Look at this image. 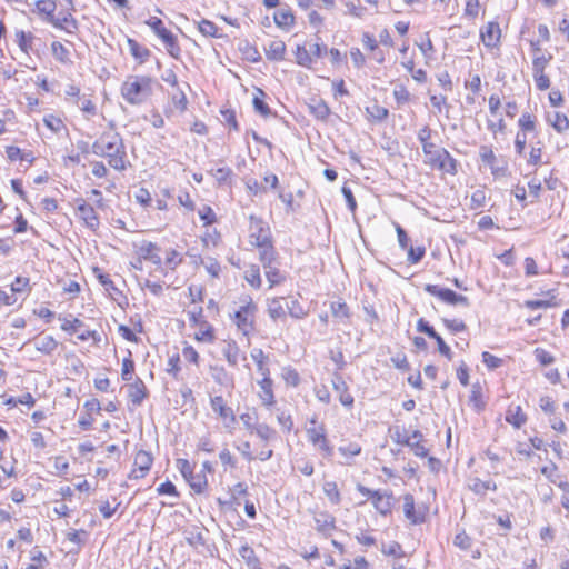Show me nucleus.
<instances>
[{"instance_id": "nucleus-1", "label": "nucleus", "mask_w": 569, "mask_h": 569, "mask_svg": "<svg viewBox=\"0 0 569 569\" xmlns=\"http://www.w3.org/2000/svg\"><path fill=\"white\" fill-rule=\"evenodd\" d=\"M92 153L108 159V163L114 170L123 171L126 163V147L122 137L114 131H106L92 143Z\"/></svg>"}, {"instance_id": "nucleus-2", "label": "nucleus", "mask_w": 569, "mask_h": 569, "mask_svg": "<svg viewBox=\"0 0 569 569\" xmlns=\"http://www.w3.org/2000/svg\"><path fill=\"white\" fill-rule=\"evenodd\" d=\"M151 94L152 79L147 76H131L121 86V96L131 106L142 104Z\"/></svg>"}, {"instance_id": "nucleus-3", "label": "nucleus", "mask_w": 569, "mask_h": 569, "mask_svg": "<svg viewBox=\"0 0 569 569\" xmlns=\"http://www.w3.org/2000/svg\"><path fill=\"white\" fill-rule=\"evenodd\" d=\"M251 244L258 249L259 260H268L273 252H277L269 223L253 216H251Z\"/></svg>"}, {"instance_id": "nucleus-4", "label": "nucleus", "mask_w": 569, "mask_h": 569, "mask_svg": "<svg viewBox=\"0 0 569 569\" xmlns=\"http://www.w3.org/2000/svg\"><path fill=\"white\" fill-rule=\"evenodd\" d=\"M146 24L149 26L151 30L162 40L168 53L173 58H178L180 54V47L178 44L177 38L170 30L164 27L162 20L157 17H151L146 21Z\"/></svg>"}, {"instance_id": "nucleus-5", "label": "nucleus", "mask_w": 569, "mask_h": 569, "mask_svg": "<svg viewBox=\"0 0 569 569\" xmlns=\"http://www.w3.org/2000/svg\"><path fill=\"white\" fill-rule=\"evenodd\" d=\"M251 104L254 112L263 119L276 118L277 112L272 110L270 102L272 98L268 96L262 89L253 87L251 92Z\"/></svg>"}, {"instance_id": "nucleus-6", "label": "nucleus", "mask_w": 569, "mask_h": 569, "mask_svg": "<svg viewBox=\"0 0 569 569\" xmlns=\"http://www.w3.org/2000/svg\"><path fill=\"white\" fill-rule=\"evenodd\" d=\"M425 291L428 292L431 296H435L442 300L443 302L456 306V305H462L465 307H469L470 302L469 299L466 296L458 295L451 289L448 288H441L438 284H426Z\"/></svg>"}, {"instance_id": "nucleus-7", "label": "nucleus", "mask_w": 569, "mask_h": 569, "mask_svg": "<svg viewBox=\"0 0 569 569\" xmlns=\"http://www.w3.org/2000/svg\"><path fill=\"white\" fill-rule=\"evenodd\" d=\"M308 440L321 450L326 458H330L333 455V447L329 445L326 436V428L323 425L319 427H312L307 429Z\"/></svg>"}, {"instance_id": "nucleus-8", "label": "nucleus", "mask_w": 569, "mask_h": 569, "mask_svg": "<svg viewBox=\"0 0 569 569\" xmlns=\"http://www.w3.org/2000/svg\"><path fill=\"white\" fill-rule=\"evenodd\" d=\"M256 432H257V437L260 439V441L266 442V443H264L262 450L259 451L254 456V458H258L263 461V460L269 459L272 455V449L269 443H270V441L277 439V432L266 425H259L256 429Z\"/></svg>"}, {"instance_id": "nucleus-9", "label": "nucleus", "mask_w": 569, "mask_h": 569, "mask_svg": "<svg viewBox=\"0 0 569 569\" xmlns=\"http://www.w3.org/2000/svg\"><path fill=\"white\" fill-rule=\"evenodd\" d=\"M152 462L153 457L150 452L139 450L134 457L133 469L129 477L133 479L143 478L150 470Z\"/></svg>"}, {"instance_id": "nucleus-10", "label": "nucleus", "mask_w": 569, "mask_h": 569, "mask_svg": "<svg viewBox=\"0 0 569 569\" xmlns=\"http://www.w3.org/2000/svg\"><path fill=\"white\" fill-rule=\"evenodd\" d=\"M264 269V276L269 282V287L272 288L276 284L281 283L284 280L283 274L278 269L277 252L268 260H259Z\"/></svg>"}, {"instance_id": "nucleus-11", "label": "nucleus", "mask_w": 569, "mask_h": 569, "mask_svg": "<svg viewBox=\"0 0 569 569\" xmlns=\"http://www.w3.org/2000/svg\"><path fill=\"white\" fill-rule=\"evenodd\" d=\"M76 202L78 217L84 222V224L89 229H98L100 223L94 209L90 204H88L83 199H77Z\"/></svg>"}, {"instance_id": "nucleus-12", "label": "nucleus", "mask_w": 569, "mask_h": 569, "mask_svg": "<svg viewBox=\"0 0 569 569\" xmlns=\"http://www.w3.org/2000/svg\"><path fill=\"white\" fill-rule=\"evenodd\" d=\"M257 385L259 390L257 391L258 398L261 400L262 405L266 407H271L274 403V393H273V381L269 377H261L257 379Z\"/></svg>"}, {"instance_id": "nucleus-13", "label": "nucleus", "mask_w": 569, "mask_h": 569, "mask_svg": "<svg viewBox=\"0 0 569 569\" xmlns=\"http://www.w3.org/2000/svg\"><path fill=\"white\" fill-rule=\"evenodd\" d=\"M137 252L140 259L149 260L157 266H160L162 262V259L159 253L160 249L153 242L146 240L141 241L140 244L137 246Z\"/></svg>"}, {"instance_id": "nucleus-14", "label": "nucleus", "mask_w": 569, "mask_h": 569, "mask_svg": "<svg viewBox=\"0 0 569 569\" xmlns=\"http://www.w3.org/2000/svg\"><path fill=\"white\" fill-rule=\"evenodd\" d=\"M128 397L133 407H139L148 397V389L144 382L137 378L132 383L128 385Z\"/></svg>"}, {"instance_id": "nucleus-15", "label": "nucleus", "mask_w": 569, "mask_h": 569, "mask_svg": "<svg viewBox=\"0 0 569 569\" xmlns=\"http://www.w3.org/2000/svg\"><path fill=\"white\" fill-rule=\"evenodd\" d=\"M435 160V168L450 174L457 173V160L446 149H440Z\"/></svg>"}, {"instance_id": "nucleus-16", "label": "nucleus", "mask_w": 569, "mask_h": 569, "mask_svg": "<svg viewBox=\"0 0 569 569\" xmlns=\"http://www.w3.org/2000/svg\"><path fill=\"white\" fill-rule=\"evenodd\" d=\"M423 435L419 430H415L409 437L403 439V445L409 447L417 457H426L428 449L422 445Z\"/></svg>"}, {"instance_id": "nucleus-17", "label": "nucleus", "mask_w": 569, "mask_h": 569, "mask_svg": "<svg viewBox=\"0 0 569 569\" xmlns=\"http://www.w3.org/2000/svg\"><path fill=\"white\" fill-rule=\"evenodd\" d=\"M222 351L230 365L239 366L242 363L244 368L247 367L246 356L240 352L239 347L234 342L226 341Z\"/></svg>"}, {"instance_id": "nucleus-18", "label": "nucleus", "mask_w": 569, "mask_h": 569, "mask_svg": "<svg viewBox=\"0 0 569 569\" xmlns=\"http://www.w3.org/2000/svg\"><path fill=\"white\" fill-rule=\"evenodd\" d=\"M54 28L64 30L67 33L74 34L79 29L78 21L69 12L53 17V21L50 22Z\"/></svg>"}, {"instance_id": "nucleus-19", "label": "nucleus", "mask_w": 569, "mask_h": 569, "mask_svg": "<svg viewBox=\"0 0 569 569\" xmlns=\"http://www.w3.org/2000/svg\"><path fill=\"white\" fill-rule=\"evenodd\" d=\"M403 512L405 517L413 525L421 523L425 520L423 515L416 511L415 499L410 493L403 496Z\"/></svg>"}, {"instance_id": "nucleus-20", "label": "nucleus", "mask_w": 569, "mask_h": 569, "mask_svg": "<svg viewBox=\"0 0 569 569\" xmlns=\"http://www.w3.org/2000/svg\"><path fill=\"white\" fill-rule=\"evenodd\" d=\"M481 39L487 47H496L500 39V27L497 22H489L481 30Z\"/></svg>"}, {"instance_id": "nucleus-21", "label": "nucleus", "mask_w": 569, "mask_h": 569, "mask_svg": "<svg viewBox=\"0 0 569 569\" xmlns=\"http://www.w3.org/2000/svg\"><path fill=\"white\" fill-rule=\"evenodd\" d=\"M335 390L339 393V400L345 407L353 405V397L348 392V386L341 376H336L332 380Z\"/></svg>"}, {"instance_id": "nucleus-22", "label": "nucleus", "mask_w": 569, "mask_h": 569, "mask_svg": "<svg viewBox=\"0 0 569 569\" xmlns=\"http://www.w3.org/2000/svg\"><path fill=\"white\" fill-rule=\"evenodd\" d=\"M251 358L253 359L257 371L261 377H269L270 376V357L268 355H264L261 349H254L251 352Z\"/></svg>"}, {"instance_id": "nucleus-23", "label": "nucleus", "mask_w": 569, "mask_h": 569, "mask_svg": "<svg viewBox=\"0 0 569 569\" xmlns=\"http://www.w3.org/2000/svg\"><path fill=\"white\" fill-rule=\"evenodd\" d=\"M34 7V11L43 16L46 22L50 23L53 21L54 11L57 9V3L53 0H37Z\"/></svg>"}, {"instance_id": "nucleus-24", "label": "nucleus", "mask_w": 569, "mask_h": 569, "mask_svg": "<svg viewBox=\"0 0 569 569\" xmlns=\"http://www.w3.org/2000/svg\"><path fill=\"white\" fill-rule=\"evenodd\" d=\"M372 505L378 512L386 516L391 511L392 508V495L391 493H382L379 491L376 493V497L372 500Z\"/></svg>"}, {"instance_id": "nucleus-25", "label": "nucleus", "mask_w": 569, "mask_h": 569, "mask_svg": "<svg viewBox=\"0 0 569 569\" xmlns=\"http://www.w3.org/2000/svg\"><path fill=\"white\" fill-rule=\"evenodd\" d=\"M273 19L276 24L282 29H290L295 23V16L290 8H281L274 12Z\"/></svg>"}, {"instance_id": "nucleus-26", "label": "nucleus", "mask_w": 569, "mask_h": 569, "mask_svg": "<svg viewBox=\"0 0 569 569\" xmlns=\"http://www.w3.org/2000/svg\"><path fill=\"white\" fill-rule=\"evenodd\" d=\"M469 489L476 495L485 496L488 490L496 491L497 485L492 480H481L480 478H473L468 485Z\"/></svg>"}, {"instance_id": "nucleus-27", "label": "nucleus", "mask_w": 569, "mask_h": 569, "mask_svg": "<svg viewBox=\"0 0 569 569\" xmlns=\"http://www.w3.org/2000/svg\"><path fill=\"white\" fill-rule=\"evenodd\" d=\"M249 305L242 306L239 310L234 311L233 322L237 325L239 331L242 332L243 336L249 335Z\"/></svg>"}, {"instance_id": "nucleus-28", "label": "nucleus", "mask_w": 569, "mask_h": 569, "mask_svg": "<svg viewBox=\"0 0 569 569\" xmlns=\"http://www.w3.org/2000/svg\"><path fill=\"white\" fill-rule=\"evenodd\" d=\"M33 343L34 348L44 355L52 353L58 346V342L52 336L37 337L34 338Z\"/></svg>"}, {"instance_id": "nucleus-29", "label": "nucleus", "mask_w": 569, "mask_h": 569, "mask_svg": "<svg viewBox=\"0 0 569 569\" xmlns=\"http://www.w3.org/2000/svg\"><path fill=\"white\" fill-rule=\"evenodd\" d=\"M264 50L268 59L279 61L283 59L286 44L282 40H272Z\"/></svg>"}, {"instance_id": "nucleus-30", "label": "nucleus", "mask_w": 569, "mask_h": 569, "mask_svg": "<svg viewBox=\"0 0 569 569\" xmlns=\"http://www.w3.org/2000/svg\"><path fill=\"white\" fill-rule=\"evenodd\" d=\"M331 313L339 322L347 323L350 318V309L343 301H333L330 306Z\"/></svg>"}, {"instance_id": "nucleus-31", "label": "nucleus", "mask_w": 569, "mask_h": 569, "mask_svg": "<svg viewBox=\"0 0 569 569\" xmlns=\"http://www.w3.org/2000/svg\"><path fill=\"white\" fill-rule=\"evenodd\" d=\"M548 122L559 133H562L569 129V119L565 113L561 112H553L552 114H548Z\"/></svg>"}, {"instance_id": "nucleus-32", "label": "nucleus", "mask_w": 569, "mask_h": 569, "mask_svg": "<svg viewBox=\"0 0 569 569\" xmlns=\"http://www.w3.org/2000/svg\"><path fill=\"white\" fill-rule=\"evenodd\" d=\"M318 531L328 535L335 528V518L328 513H319L315 517Z\"/></svg>"}, {"instance_id": "nucleus-33", "label": "nucleus", "mask_w": 569, "mask_h": 569, "mask_svg": "<svg viewBox=\"0 0 569 569\" xmlns=\"http://www.w3.org/2000/svg\"><path fill=\"white\" fill-rule=\"evenodd\" d=\"M127 43L131 54L139 60L140 63L144 62L150 57V50L140 46L136 40L128 38Z\"/></svg>"}, {"instance_id": "nucleus-34", "label": "nucleus", "mask_w": 569, "mask_h": 569, "mask_svg": "<svg viewBox=\"0 0 569 569\" xmlns=\"http://www.w3.org/2000/svg\"><path fill=\"white\" fill-rule=\"evenodd\" d=\"M366 113L370 120L382 122L388 118L389 110L379 106L378 103H373L372 106L366 108Z\"/></svg>"}, {"instance_id": "nucleus-35", "label": "nucleus", "mask_w": 569, "mask_h": 569, "mask_svg": "<svg viewBox=\"0 0 569 569\" xmlns=\"http://www.w3.org/2000/svg\"><path fill=\"white\" fill-rule=\"evenodd\" d=\"M34 39V36L31 32H26L23 30L17 31L16 33V41L24 53H29V51L32 49V41Z\"/></svg>"}, {"instance_id": "nucleus-36", "label": "nucleus", "mask_w": 569, "mask_h": 569, "mask_svg": "<svg viewBox=\"0 0 569 569\" xmlns=\"http://www.w3.org/2000/svg\"><path fill=\"white\" fill-rule=\"evenodd\" d=\"M187 482L189 483V486L191 487V489L196 492V493H201L203 492V490L206 489L207 487V478H206V475L203 472H200V473H192L191 477H189L187 479Z\"/></svg>"}, {"instance_id": "nucleus-37", "label": "nucleus", "mask_w": 569, "mask_h": 569, "mask_svg": "<svg viewBox=\"0 0 569 569\" xmlns=\"http://www.w3.org/2000/svg\"><path fill=\"white\" fill-rule=\"evenodd\" d=\"M506 420L513 427L520 428L527 421V417L522 412L521 408L518 406L515 409V411L512 409L508 410V412L506 415Z\"/></svg>"}, {"instance_id": "nucleus-38", "label": "nucleus", "mask_w": 569, "mask_h": 569, "mask_svg": "<svg viewBox=\"0 0 569 569\" xmlns=\"http://www.w3.org/2000/svg\"><path fill=\"white\" fill-rule=\"evenodd\" d=\"M431 129L425 126L418 131V140L422 146L423 153H430L431 149H435V143L430 142Z\"/></svg>"}, {"instance_id": "nucleus-39", "label": "nucleus", "mask_w": 569, "mask_h": 569, "mask_svg": "<svg viewBox=\"0 0 569 569\" xmlns=\"http://www.w3.org/2000/svg\"><path fill=\"white\" fill-rule=\"evenodd\" d=\"M469 401L478 411L485 408V402L482 401V388L479 382L472 385Z\"/></svg>"}, {"instance_id": "nucleus-40", "label": "nucleus", "mask_w": 569, "mask_h": 569, "mask_svg": "<svg viewBox=\"0 0 569 569\" xmlns=\"http://www.w3.org/2000/svg\"><path fill=\"white\" fill-rule=\"evenodd\" d=\"M310 112L319 120H326L330 114V109L322 100L315 101L309 106Z\"/></svg>"}, {"instance_id": "nucleus-41", "label": "nucleus", "mask_w": 569, "mask_h": 569, "mask_svg": "<svg viewBox=\"0 0 569 569\" xmlns=\"http://www.w3.org/2000/svg\"><path fill=\"white\" fill-rule=\"evenodd\" d=\"M296 61L299 66L310 67L312 63L311 53L305 46L298 44L295 52Z\"/></svg>"}, {"instance_id": "nucleus-42", "label": "nucleus", "mask_w": 569, "mask_h": 569, "mask_svg": "<svg viewBox=\"0 0 569 569\" xmlns=\"http://www.w3.org/2000/svg\"><path fill=\"white\" fill-rule=\"evenodd\" d=\"M323 492L332 503L338 505L340 502V492L335 481H326L323 483Z\"/></svg>"}, {"instance_id": "nucleus-43", "label": "nucleus", "mask_w": 569, "mask_h": 569, "mask_svg": "<svg viewBox=\"0 0 569 569\" xmlns=\"http://www.w3.org/2000/svg\"><path fill=\"white\" fill-rule=\"evenodd\" d=\"M52 54L54 58L62 62L67 63L69 62V50L59 41H53L51 44Z\"/></svg>"}, {"instance_id": "nucleus-44", "label": "nucleus", "mask_w": 569, "mask_h": 569, "mask_svg": "<svg viewBox=\"0 0 569 569\" xmlns=\"http://www.w3.org/2000/svg\"><path fill=\"white\" fill-rule=\"evenodd\" d=\"M547 295L551 296L550 300H526L523 305L526 308L531 310L546 309L556 306V303L553 302V299L556 297L552 295V291H548Z\"/></svg>"}, {"instance_id": "nucleus-45", "label": "nucleus", "mask_w": 569, "mask_h": 569, "mask_svg": "<svg viewBox=\"0 0 569 569\" xmlns=\"http://www.w3.org/2000/svg\"><path fill=\"white\" fill-rule=\"evenodd\" d=\"M198 30L204 36V37H218V27L209 20L202 19L201 21L197 22Z\"/></svg>"}, {"instance_id": "nucleus-46", "label": "nucleus", "mask_w": 569, "mask_h": 569, "mask_svg": "<svg viewBox=\"0 0 569 569\" xmlns=\"http://www.w3.org/2000/svg\"><path fill=\"white\" fill-rule=\"evenodd\" d=\"M551 59H552L551 53H548V54L541 53L539 56H535L533 60H532V72L545 71V69L547 68V66L549 64Z\"/></svg>"}, {"instance_id": "nucleus-47", "label": "nucleus", "mask_w": 569, "mask_h": 569, "mask_svg": "<svg viewBox=\"0 0 569 569\" xmlns=\"http://www.w3.org/2000/svg\"><path fill=\"white\" fill-rule=\"evenodd\" d=\"M212 410L219 413L222 418H228L231 415V409L224 405L222 397H214L211 399Z\"/></svg>"}, {"instance_id": "nucleus-48", "label": "nucleus", "mask_w": 569, "mask_h": 569, "mask_svg": "<svg viewBox=\"0 0 569 569\" xmlns=\"http://www.w3.org/2000/svg\"><path fill=\"white\" fill-rule=\"evenodd\" d=\"M393 97L398 106H402L410 101L411 94L403 84L396 86Z\"/></svg>"}, {"instance_id": "nucleus-49", "label": "nucleus", "mask_w": 569, "mask_h": 569, "mask_svg": "<svg viewBox=\"0 0 569 569\" xmlns=\"http://www.w3.org/2000/svg\"><path fill=\"white\" fill-rule=\"evenodd\" d=\"M453 545L461 550H469L472 547V539L465 531H462L456 535Z\"/></svg>"}, {"instance_id": "nucleus-50", "label": "nucleus", "mask_w": 569, "mask_h": 569, "mask_svg": "<svg viewBox=\"0 0 569 569\" xmlns=\"http://www.w3.org/2000/svg\"><path fill=\"white\" fill-rule=\"evenodd\" d=\"M481 357H482V362L490 370H495V369L499 368L503 362L501 358H498L488 351H483Z\"/></svg>"}, {"instance_id": "nucleus-51", "label": "nucleus", "mask_w": 569, "mask_h": 569, "mask_svg": "<svg viewBox=\"0 0 569 569\" xmlns=\"http://www.w3.org/2000/svg\"><path fill=\"white\" fill-rule=\"evenodd\" d=\"M479 156H480V159L482 160V162H485L489 166L497 162V157H496L492 148L489 146H481L479 149Z\"/></svg>"}, {"instance_id": "nucleus-52", "label": "nucleus", "mask_w": 569, "mask_h": 569, "mask_svg": "<svg viewBox=\"0 0 569 569\" xmlns=\"http://www.w3.org/2000/svg\"><path fill=\"white\" fill-rule=\"evenodd\" d=\"M539 407L546 415H549V417L556 413V403L549 396L540 397Z\"/></svg>"}, {"instance_id": "nucleus-53", "label": "nucleus", "mask_w": 569, "mask_h": 569, "mask_svg": "<svg viewBox=\"0 0 569 569\" xmlns=\"http://www.w3.org/2000/svg\"><path fill=\"white\" fill-rule=\"evenodd\" d=\"M287 309L292 318L302 319L307 316V311L303 310L298 300H291L290 303H287Z\"/></svg>"}, {"instance_id": "nucleus-54", "label": "nucleus", "mask_w": 569, "mask_h": 569, "mask_svg": "<svg viewBox=\"0 0 569 569\" xmlns=\"http://www.w3.org/2000/svg\"><path fill=\"white\" fill-rule=\"evenodd\" d=\"M443 325L448 330H450L452 333L461 332L467 329L466 323L462 320L459 319H442Z\"/></svg>"}, {"instance_id": "nucleus-55", "label": "nucleus", "mask_w": 569, "mask_h": 569, "mask_svg": "<svg viewBox=\"0 0 569 569\" xmlns=\"http://www.w3.org/2000/svg\"><path fill=\"white\" fill-rule=\"evenodd\" d=\"M134 371V362L130 358H124L122 360V370H121V378L124 381L132 380Z\"/></svg>"}, {"instance_id": "nucleus-56", "label": "nucleus", "mask_w": 569, "mask_h": 569, "mask_svg": "<svg viewBox=\"0 0 569 569\" xmlns=\"http://www.w3.org/2000/svg\"><path fill=\"white\" fill-rule=\"evenodd\" d=\"M532 77H533L536 87L539 90L543 91V90H547L550 87L549 77L545 73V71L532 72Z\"/></svg>"}, {"instance_id": "nucleus-57", "label": "nucleus", "mask_w": 569, "mask_h": 569, "mask_svg": "<svg viewBox=\"0 0 569 569\" xmlns=\"http://www.w3.org/2000/svg\"><path fill=\"white\" fill-rule=\"evenodd\" d=\"M519 127L523 131H533L535 130V117L531 116L528 112H525L521 114V117L518 120Z\"/></svg>"}, {"instance_id": "nucleus-58", "label": "nucleus", "mask_w": 569, "mask_h": 569, "mask_svg": "<svg viewBox=\"0 0 569 569\" xmlns=\"http://www.w3.org/2000/svg\"><path fill=\"white\" fill-rule=\"evenodd\" d=\"M417 330L426 333L429 338H438V333L432 326H430L423 318H420L417 322Z\"/></svg>"}, {"instance_id": "nucleus-59", "label": "nucleus", "mask_w": 569, "mask_h": 569, "mask_svg": "<svg viewBox=\"0 0 569 569\" xmlns=\"http://www.w3.org/2000/svg\"><path fill=\"white\" fill-rule=\"evenodd\" d=\"M269 315L272 319H278L284 316V309L279 299H273L269 305Z\"/></svg>"}, {"instance_id": "nucleus-60", "label": "nucleus", "mask_w": 569, "mask_h": 569, "mask_svg": "<svg viewBox=\"0 0 569 569\" xmlns=\"http://www.w3.org/2000/svg\"><path fill=\"white\" fill-rule=\"evenodd\" d=\"M426 250L423 247H410L408 250V261L412 264L418 263L425 257Z\"/></svg>"}, {"instance_id": "nucleus-61", "label": "nucleus", "mask_w": 569, "mask_h": 569, "mask_svg": "<svg viewBox=\"0 0 569 569\" xmlns=\"http://www.w3.org/2000/svg\"><path fill=\"white\" fill-rule=\"evenodd\" d=\"M338 450L341 455L351 458V457L360 455L361 447L358 443L352 442L347 446L339 447Z\"/></svg>"}, {"instance_id": "nucleus-62", "label": "nucleus", "mask_w": 569, "mask_h": 569, "mask_svg": "<svg viewBox=\"0 0 569 569\" xmlns=\"http://www.w3.org/2000/svg\"><path fill=\"white\" fill-rule=\"evenodd\" d=\"M557 465L555 462H550L548 466H543L540 471L552 483H557Z\"/></svg>"}, {"instance_id": "nucleus-63", "label": "nucleus", "mask_w": 569, "mask_h": 569, "mask_svg": "<svg viewBox=\"0 0 569 569\" xmlns=\"http://www.w3.org/2000/svg\"><path fill=\"white\" fill-rule=\"evenodd\" d=\"M43 122L47 128H49L52 132H59L63 128V122L61 119L54 116H48L43 119Z\"/></svg>"}, {"instance_id": "nucleus-64", "label": "nucleus", "mask_w": 569, "mask_h": 569, "mask_svg": "<svg viewBox=\"0 0 569 569\" xmlns=\"http://www.w3.org/2000/svg\"><path fill=\"white\" fill-rule=\"evenodd\" d=\"M199 217L206 226L212 224L216 221V213L208 206H203L202 209L199 210Z\"/></svg>"}]
</instances>
